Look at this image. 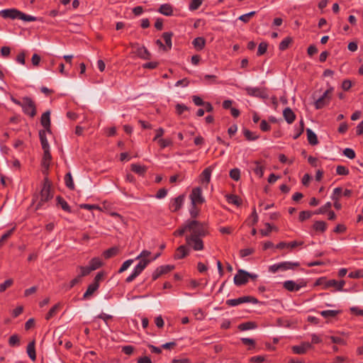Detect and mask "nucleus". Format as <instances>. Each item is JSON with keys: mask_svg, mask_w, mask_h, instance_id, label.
Listing matches in <instances>:
<instances>
[{"mask_svg": "<svg viewBox=\"0 0 363 363\" xmlns=\"http://www.w3.org/2000/svg\"><path fill=\"white\" fill-rule=\"evenodd\" d=\"M185 233L186 243L195 251H201L204 248L202 238L208 234L206 223L196 220H187L179 228L173 233L174 236H182Z\"/></svg>", "mask_w": 363, "mask_h": 363, "instance_id": "1", "label": "nucleus"}, {"mask_svg": "<svg viewBox=\"0 0 363 363\" xmlns=\"http://www.w3.org/2000/svg\"><path fill=\"white\" fill-rule=\"evenodd\" d=\"M40 123L43 126V129L39 131V136L43 154L42 155L41 166L43 174L45 173V112L43 113L40 117Z\"/></svg>", "mask_w": 363, "mask_h": 363, "instance_id": "2", "label": "nucleus"}, {"mask_svg": "<svg viewBox=\"0 0 363 363\" xmlns=\"http://www.w3.org/2000/svg\"><path fill=\"white\" fill-rule=\"evenodd\" d=\"M322 284L324 285V289L335 287L337 291H342L345 282L343 280L340 281L335 279L326 280L325 278L321 277L316 280L315 285L319 286Z\"/></svg>", "mask_w": 363, "mask_h": 363, "instance_id": "3", "label": "nucleus"}, {"mask_svg": "<svg viewBox=\"0 0 363 363\" xmlns=\"http://www.w3.org/2000/svg\"><path fill=\"white\" fill-rule=\"evenodd\" d=\"M15 102L21 105L24 113L31 117H33L35 115V106L31 99L25 97L22 99V102H17L16 101H15Z\"/></svg>", "mask_w": 363, "mask_h": 363, "instance_id": "4", "label": "nucleus"}, {"mask_svg": "<svg viewBox=\"0 0 363 363\" xmlns=\"http://www.w3.org/2000/svg\"><path fill=\"white\" fill-rule=\"evenodd\" d=\"M307 281L304 279L298 280L297 282L288 280L284 282V287L289 291H298L301 289L306 286Z\"/></svg>", "mask_w": 363, "mask_h": 363, "instance_id": "5", "label": "nucleus"}, {"mask_svg": "<svg viewBox=\"0 0 363 363\" xmlns=\"http://www.w3.org/2000/svg\"><path fill=\"white\" fill-rule=\"evenodd\" d=\"M257 299L253 296H245L238 298L228 299L226 301V304L230 306H236L244 303H257Z\"/></svg>", "mask_w": 363, "mask_h": 363, "instance_id": "6", "label": "nucleus"}, {"mask_svg": "<svg viewBox=\"0 0 363 363\" xmlns=\"http://www.w3.org/2000/svg\"><path fill=\"white\" fill-rule=\"evenodd\" d=\"M190 199L192 206L202 204L205 201V199L202 196V190L200 187H195L192 189L190 194Z\"/></svg>", "mask_w": 363, "mask_h": 363, "instance_id": "7", "label": "nucleus"}, {"mask_svg": "<svg viewBox=\"0 0 363 363\" xmlns=\"http://www.w3.org/2000/svg\"><path fill=\"white\" fill-rule=\"evenodd\" d=\"M250 277H252V275L242 269H239L234 277V283L237 286L245 284L248 281Z\"/></svg>", "mask_w": 363, "mask_h": 363, "instance_id": "8", "label": "nucleus"}, {"mask_svg": "<svg viewBox=\"0 0 363 363\" xmlns=\"http://www.w3.org/2000/svg\"><path fill=\"white\" fill-rule=\"evenodd\" d=\"M130 46L132 48L135 49V53L140 58L143 60H149L151 57L150 53L144 46H140L138 43H131Z\"/></svg>", "mask_w": 363, "mask_h": 363, "instance_id": "9", "label": "nucleus"}, {"mask_svg": "<svg viewBox=\"0 0 363 363\" xmlns=\"http://www.w3.org/2000/svg\"><path fill=\"white\" fill-rule=\"evenodd\" d=\"M0 16L4 18L19 19L21 11L16 9H8L0 11Z\"/></svg>", "mask_w": 363, "mask_h": 363, "instance_id": "10", "label": "nucleus"}, {"mask_svg": "<svg viewBox=\"0 0 363 363\" xmlns=\"http://www.w3.org/2000/svg\"><path fill=\"white\" fill-rule=\"evenodd\" d=\"M333 89H329L326 90L323 96L318 99L315 102V106L316 109H320L324 107L330 101L329 94H330L333 91Z\"/></svg>", "mask_w": 363, "mask_h": 363, "instance_id": "11", "label": "nucleus"}, {"mask_svg": "<svg viewBox=\"0 0 363 363\" xmlns=\"http://www.w3.org/2000/svg\"><path fill=\"white\" fill-rule=\"evenodd\" d=\"M174 267L173 265H163L157 267L152 273V280L155 281L162 274H167L168 272L173 270Z\"/></svg>", "mask_w": 363, "mask_h": 363, "instance_id": "12", "label": "nucleus"}, {"mask_svg": "<svg viewBox=\"0 0 363 363\" xmlns=\"http://www.w3.org/2000/svg\"><path fill=\"white\" fill-rule=\"evenodd\" d=\"M312 348L311 344L308 342H303L299 345H294L291 347V350L294 354H303Z\"/></svg>", "mask_w": 363, "mask_h": 363, "instance_id": "13", "label": "nucleus"}, {"mask_svg": "<svg viewBox=\"0 0 363 363\" xmlns=\"http://www.w3.org/2000/svg\"><path fill=\"white\" fill-rule=\"evenodd\" d=\"M303 244V242H302V241H299V242L298 241H292L291 242H280L279 243H278L276 245V248L280 249V250H282L284 248H288V249L292 250L293 248L298 247V246H301Z\"/></svg>", "mask_w": 363, "mask_h": 363, "instance_id": "14", "label": "nucleus"}, {"mask_svg": "<svg viewBox=\"0 0 363 363\" xmlns=\"http://www.w3.org/2000/svg\"><path fill=\"white\" fill-rule=\"evenodd\" d=\"M184 196L180 195L176 197L171 203L170 208L173 212L177 211L183 205Z\"/></svg>", "mask_w": 363, "mask_h": 363, "instance_id": "15", "label": "nucleus"}, {"mask_svg": "<svg viewBox=\"0 0 363 363\" xmlns=\"http://www.w3.org/2000/svg\"><path fill=\"white\" fill-rule=\"evenodd\" d=\"M158 12L164 16H171L173 15V7L170 4H164L160 6Z\"/></svg>", "mask_w": 363, "mask_h": 363, "instance_id": "16", "label": "nucleus"}, {"mask_svg": "<svg viewBox=\"0 0 363 363\" xmlns=\"http://www.w3.org/2000/svg\"><path fill=\"white\" fill-rule=\"evenodd\" d=\"M189 253V250L185 245H181L177 249L174 254V258L179 259L185 257Z\"/></svg>", "mask_w": 363, "mask_h": 363, "instance_id": "17", "label": "nucleus"}, {"mask_svg": "<svg viewBox=\"0 0 363 363\" xmlns=\"http://www.w3.org/2000/svg\"><path fill=\"white\" fill-rule=\"evenodd\" d=\"M283 116L285 119V121L288 123H292L295 118H296V115L295 113L293 112V111L287 107L286 108L284 111H283Z\"/></svg>", "mask_w": 363, "mask_h": 363, "instance_id": "18", "label": "nucleus"}, {"mask_svg": "<svg viewBox=\"0 0 363 363\" xmlns=\"http://www.w3.org/2000/svg\"><path fill=\"white\" fill-rule=\"evenodd\" d=\"M280 270L286 271L288 269H294L295 267H297L300 265L299 262H283L279 263Z\"/></svg>", "mask_w": 363, "mask_h": 363, "instance_id": "19", "label": "nucleus"}, {"mask_svg": "<svg viewBox=\"0 0 363 363\" xmlns=\"http://www.w3.org/2000/svg\"><path fill=\"white\" fill-rule=\"evenodd\" d=\"M131 170L140 176H143L147 171V167L139 164H132Z\"/></svg>", "mask_w": 363, "mask_h": 363, "instance_id": "20", "label": "nucleus"}, {"mask_svg": "<svg viewBox=\"0 0 363 363\" xmlns=\"http://www.w3.org/2000/svg\"><path fill=\"white\" fill-rule=\"evenodd\" d=\"M99 287V284H94L93 282L89 285L86 292L83 295V298L86 299L91 296Z\"/></svg>", "mask_w": 363, "mask_h": 363, "instance_id": "21", "label": "nucleus"}, {"mask_svg": "<svg viewBox=\"0 0 363 363\" xmlns=\"http://www.w3.org/2000/svg\"><path fill=\"white\" fill-rule=\"evenodd\" d=\"M192 44L197 50H201L205 47L206 40L202 37H197L192 41Z\"/></svg>", "mask_w": 363, "mask_h": 363, "instance_id": "22", "label": "nucleus"}, {"mask_svg": "<svg viewBox=\"0 0 363 363\" xmlns=\"http://www.w3.org/2000/svg\"><path fill=\"white\" fill-rule=\"evenodd\" d=\"M307 138L308 143L312 145H315L318 143V138L316 134L311 129L306 130Z\"/></svg>", "mask_w": 363, "mask_h": 363, "instance_id": "23", "label": "nucleus"}, {"mask_svg": "<svg viewBox=\"0 0 363 363\" xmlns=\"http://www.w3.org/2000/svg\"><path fill=\"white\" fill-rule=\"evenodd\" d=\"M253 164L255 167H252V170L254 171L255 174L259 178L262 177L264 175V166L261 165L259 161H255Z\"/></svg>", "mask_w": 363, "mask_h": 363, "instance_id": "24", "label": "nucleus"}, {"mask_svg": "<svg viewBox=\"0 0 363 363\" xmlns=\"http://www.w3.org/2000/svg\"><path fill=\"white\" fill-rule=\"evenodd\" d=\"M102 264L103 262L99 257H94L90 260L89 267L91 271H94L101 267Z\"/></svg>", "mask_w": 363, "mask_h": 363, "instance_id": "25", "label": "nucleus"}, {"mask_svg": "<svg viewBox=\"0 0 363 363\" xmlns=\"http://www.w3.org/2000/svg\"><path fill=\"white\" fill-rule=\"evenodd\" d=\"M212 168L208 167L206 168L201 174V180L203 183H208L211 180Z\"/></svg>", "mask_w": 363, "mask_h": 363, "instance_id": "26", "label": "nucleus"}, {"mask_svg": "<svg viewBox=\"0 0 363 363\" xmlns=\"http://www.w3.org/2000/svg\"><path fill=\"white\" fill-rule=\"evenodd\" d=\"M340 313H341V311H340V310H328V311H323L320 313L325 318H335L336 315H337Z\"/></svg>", "mask_w": 363, "mask_h": 363, "instance_id": "27", "label": "nucleus"}, {"mask_svg": "<svg viewBox=\"0 0 363 363\" xmlns=\"http://www.w3.org/2000/svg\"><path fill=\"white\" fill-rule=\"evenodd\" d=\"M257 324L255 322L248 321L245 323H242L238 325V329L245 331L248 330L255 329L257 328Z\"/></svg>", "mask_w": 363, "mask_h": 363, "instance_id": "28", "label": "nucleus"}, {"mask_svg": "<svg viewBox=\"0 0 363 363\" xmlns=\"http://www.w3.org/2000/svg\"><path fill=\"white\" fill-rule=\"evenodd\" d=\"M27 353L28 357L33 360H35L36 359V354H35V342L32 341L28 343L27 346Z\"/></svg>", "mask_w": 363, "mask_h": 363, "instance_id": "29", "label": "nucleus"}, {"mask_svg": "<svg viewBox=\"0 0 363 363\" xmlns=\"http://www.w3.org/2000/svg\"><path fill=\"white\" fill-rule=\"evenodd\" d=\"M173 33L172 32H165L162 34V37L167 45V50H170L172 46V38Z\"/></svg>", "mask_w": 363, "mask_h": 363, "instance_id": "30", "label": "nucleus"}, {"mask_svg": "<svg viewBox=\"0 0 363 363\" xmlns=\"http://www.w3.org/2000/svg\"><path fill=\"white\" fill-rule=\"evenodd\" d=\"M226 198H227V201L229 203H233L237 206H239L240 205H241V203H242L241 199L239 196H238L236 195H234V194L227 195Z\"/></svg>", "mask_w": 363, "mask_h": 363, "instance_id": "31", "label": "nucleus"}, {"mask_svg": "<svg viewBox=\"0 0 363 363\" xmlns=\"http://www.w3.org/2000/svg\"><path fill=\"white\" fill-rule=\"evenodd\" d=\"M57 205L60 206V207L67 212H71V209L67 202L62 199L61 196H57Z\"/></svg>", "mask_w": 363, "mask_h": 363, "instance_id": "32", "label": "nucleus"}, {"mask_svg": "<svg viewBox=\"0 0 363 363\" xmlns=\"http://www.w3.org/2000/svg\"><path fill=\"white\" fill-rule=\"evenodd\" d=\"M65 182L66 186L69 189L73 190L74 189V184L70 172H68L67 174H65Z\"/></svg>", "mask_w": 363, "mask_h": 363, "instance_id": "33", "label": "nucleus"}, {"mask_svg": "<svg viewBox=\"0 0 363 363\" xmlns=\"http://www.w3.org/2000/svg\"><path fill=\"white\" fill-rule=\"evenodd\" d=\"M313 228L316 231L324 232L327 228V224L325 221L318 220L314 223Z\"/></svg>", "mask_w": 363, "mask_h": 363, "instance_id": "34", "label": "nucleus"}, {"mask_svg": "<svg viewBox=\"0 0 363 363\" xmlns=\"http://www.w3.org/2000/svg\"><path fill=\"white\" fill-rule=\"evenodd\" d=\"M292 42V39L290 37L285 38L279 45V49L280 50H286L291 43Z\"/></svg>", "mask_w": 363, "mask_h": 363, "instance_id": "35", "label": "nucleus"}, {"mask_svg": "<svg viewBox=\"0 0 363 363\" xmlns=\"http://www.w3.org/2000/svg\"><path fill=\"white\" fill-rule=\"evenodd\" d=\"M243 134L246 139L248 140H255L258 138V135L255 133H253L247 129H245L243 130Z\"/></svg>", "mask_w": 363, "mask_h": 363, "instance_id": "36", "label": "nucleus"}, {"mask_svg": "<svg viewBox=\"0 0 363 363\" xmlns=\"http://www.w3.org/2000/svg\"><path fill=\"white\" fill-rule=\"evenodd\" d=\"M342 194V189L341 187L335 188L331 195L332 200H339Z\"/></svg>", "mask_w": 363, "mask_h": 363, "instance_id": "37", "label": "nucleus"}, {"mask_svg": "<svg viewBox=\"0 0 363 363\" xmlns=\"http://www.w3.org/2000/svg\"><path fill=\"white\" fill-rule=\"evenodd\" d=\"M266 229L260 230V233L262 236H269L273 229H275L271 224L269 223H265Z\"/></svg>", "mask_w": 363, "mask_h": 363, "instance_id": "38", "label": "nucleus"}, {"mask_svg": "<svg viewBox=\"0 0 363 363\" xmlns=\"http://www.w3.org/2000/svg\"><path fill=\"white\" fill-rule=\"evenodd\" d=\"M230 177L235 181H238L240 179V171L238 168L233 169L230 171Z\"/></svg>", "mask_w": 363, "mask_h": 363, "instance_id": "39", "label": "nucleus"}, {"mask_svg": "<svg viewBox=\"0 0 363 363\" xmlns=\"http://www.w3.org/2000/svg\"><path fill=\"white\" fill-rule=\"evenodd\" d=\"M303 129H304V123H303V121H301L298 127H296L295 128L296 133L293 136L294 139H297L303 132Z\"/></svg>", "mask_w": 363, "mask_h": 363, "instance_id": "40", "label": "nucleus"}, {"mask_svg": "<svg viewBox=\"0 0 363 363\" xmlns=\"http://www.w3.org/2000/svg\"><path fill=\"white\" fill-rule=\"evenodd\" d=\"M202 4V0H191L189 9L191 11H195L199 8Z\"/></svg>", "mask_w": 363, "mask_h": 363, "instance_id": "41", "label": "nucleus"}, {"mask_svg": "<svg viewBox=\"0 0 363 363\" xmlns=\"http://www.w3.org/2000/svg\"><path fill=\"white\" fill-rule=\"evenodd\" d=\"M13 279H6L4 283L0 284V292L5 291L9 287H10L13 284Z\"/></svg>", "mask_w": 363, "mask_h": 363, "instance_id": "42", "label": "nucleus"}, {"mask_svg": "<svg viewBox=\"0 0 363 363\" xmlns=\"http://www.w3.org/2000/svg\"><path fill=\"white\" fill-rule=\"evenodd\" d=\"M267 43L262 42L259 44L257 55L260 56L264 55L267 50Z\"/></svg>", "mask_w": 363, "mask_h": 363, "instance_id": "43", "label": "nucleus"}, {"mask_svg": "<svg viewBox=\"0 0 363 363\" xmlns=\"http://www.w3.org/2000/svg\"><path fill=\"white\" fill-rule=\"evenodd\" d=\"M332 204L330 202H327L325 205L322 206L317 211V214H324L326 212L329 211V209L331 208Z\"/></svg>", "mask_w": 363, "mask_h": 363, "instance_id": "44", "label": "nucleus"}, {"mask_svg": "<svg viewBox=\"0 0 363 363\" xmlns=\"http://www.w3.org/2000/svg\"><path fill=\"white\" fill-rule=\"evenodd\" d=\"M60 308V304H55L53 306L47 313V319L53 317L59 311Z\"/></svg>", "mask_w": 363, "mask_h": 363, "instance_id": "45", "label": "nucleus"}, {"mask_svg": "<svg viewBox=\"0 0 363 363\" xmlns=\"http://www.w3.org/2000/svg\"><path fill=\"white\" fill-rule=\"evenodd\" d=\"M255 11H251L250 13L241 15L238 19L244 23H247L250 21V17L255 14Z\"/></svg>", "mask_w": 363, "mask_h": 363, "instance_id": "46", "label": "nucleus"}, {"mask_svg": "<svg viewBox=\"0 0 363 363\" xmlns=\"http://www.w3.org/2000/svg\"><path fill=\"white\" fill-rule=\"evenodd\" d=\"M336 173L338 175H347L349 174V169L345 166L338 165L336 168Z\"/></svg>", "mask_w": 363, "mask_h": 363, "instance_id": "47", "label": "nucleus"}, {"mask_svg": "<svg viewBox=\"0 0 363 363\" xmlns=\"http://www.w3.org/2000/svg\"><path fill=\"white\" fill-rule=\"evenodd\" d=\"M9 344L10 346L13 347L19 344V338L17 335H11L9 339Z\"/></svg>", "mask_w": 363, "mask_h": 363, "instance_id": "48", "label": "nucleus"}, {"mask_svg": "<svg viewBox=\"0 0 363 363\" xmlns=\"http://www.w3.org/2000/svg\"><path fill=\"white\" fill-rule=\"evenodd\" d=\"M161 148H165L166 147L172 144V140L170 139H159L157 141Z\"/></svg>", "mask_w": 363, "mask_h": 363, "instance_id": "49", "label": "nucleus"}, {"mask_svg": "<svg viewBox=\"0 0 363 363\" xmlns=\"http://www.w3.org/2000/svg\"><path fill=\"white\" fill-rule=\"evenodd\" d=\"M343 154L349 159H354L355 157V152L351 148H345L343 151Z\"/></svg>", "mask_w": 363, "mask_h": 363, "instance_id": "50", "label": "nucleus"}, {"mask_svg": "<svg viewBox=\"0 0 363 363\" xmlns=\"http://www.w3.org/2000/svg\"><path fill=\"white\" fill-rule=\"evenodd\" d=\"M133 262V259H128V260L125 261L123 263V264L121 265V268L119 269L118 272L122 273L124 271H125L131 265Z\"/></svg>", "mask_w": 363, "mask_h": 363, "instance_id": "51", "label": "nucleus"}, {"mask_svg": "<svg viewBox=\"0 0 363 363\" xmlns=\"http://www.w3.org/2000/svg\"><path fill=\"white\" fill-rule=\"evenodd\" d=\"M348 277L350 278H352V279L361 278V277H363V272L362 270H357L354 272H351L349 274Z\"/></svg>", "mask_w": 363, "mask_h": 363, "instance_id": "52", "label": "nucleus"}, {"mask_svg": "<svg viewBox=\"0 0 363 363\" xmlns=\"http://www.w3.org/2000/svg\"><path fill=\"white\" fill-rule=\"evenodd\" d=\"M116 248H110L104 252V256L106 259H108L116 254Z\"/></svg>", "mask_w": 363, "mask_h": 363, "instance_id": "53", "label": "nucleus"}, {"mask_svg": "<svg viewBox=\"0 0 363 363\" xmlns=\"http://www.w3.org/2000/svg\"><path fill=\"white\" fill-rule=\"evenodd\" d=\"M79 269H80L79 276H81V277H85V276L88 275L91 272H92L91 270L90 267H89V265L86 267H79Z\"/></svg>", "mask_w": 363, "mask_h": 363, "instance_id": "54", "label": "nucleus"}, {"mask_svg": "<svg viewBox=\"0 0 363 363\" xmlns=\"http://www.w3.org/2000/svg\"><path fill=\"white\" fill-rule=\"evenodd\" d=\"M140 261L138 264V266H141V268L143 269H145V267L147 266V264L151 262V259H143V258H140V259H138Z\"/></svg>", "mask_w": 363, "mask_h": 363, "instance_id": "55", "label": "nucleus"}, {"mask_svg": "<svg viewBox=\"0 0 363 363\" xmlns=\"http://www.w3.org/2000/svg\"><path fill=\"white\" fill-rule=\"evenodd\" d=\"M122 351L128 355H130L134 351V347L132 345H125L122 347Z\"/></svg>", "mask_w": 363, "mask_h": 363, "instance_id": "56", "label": "nucleus"}, {"mask_svg": "<svg viewBox=\"0 0 363 363\" xmlns=\"http://www.w3.org/2000/svg\"><path fill=\"white\" fill-rule=\"evenodd\" d=\"M311 214L309 211H301L299 213V220L301 221H303L306 219H308L311 217Z\"/></svg>", "mask_w": 363, "mask_h": 363, "instance_id": "57", "label": "nucleus"}, {"mask_svg": "<svg viewBox=\"0 0 363 363\" xmlns=\"http://www.w3.org/2000/svg\"><path fill=\"white\" fill-rule=\"evenodd\" d=\"M23 311V307L22 306H19L16 307L15 309L13 310L12 316L13 318L18 317L19 315H21Z\"/></svg>", "mask_w": 363, "mask_h": 363, "instance_id": "58", "label": "nucleus"}, {"mask_svg": "<svg viewBox=\"0 0 363 363\" xmlns=\"http://www.w3.org/2000/svg\"><path fill=\"white\" fill-rule=\"evenodd\" d=\"M350 310L351 313H352L357 315L363 316V309H360L358 307L353 306V307H351L350 308Z\"/></svg>", "mask_w": 363, "mask_h": 363, "instance_id": "59", "label": "nucleus"}, {"mask_svg": "<svg viewBox=\"0 0 363 363\" xmlns=\"http://www.w3.org/2000/svg\"><path fill=\"white\" fill-rule=\"evenodd\" d=\"M25 53L23 52H21L18 54L16 56V62L21 65H25Z\"/></svg>", "mask_w": 363, "mask_h": 363, "instance_id": "60", "label": "nucleus"}, {"mask_svg": "<svg viewBox=\"0 0 363 363\" xmlns=\"http://www.w3.org/2000/svg\"><path fill=\"white\" fill-rule=\"evenodd\" d=\"M253 252H254V250L252 249L246 248V249L241 250L240 252V254L242 257H245L248 255H250L251 254L253 253Z\"/></svg>", "mask_w": 363, "mask_h": 363, "instance_id": "61", "label": "nucleus"}, {"mask_svg": "<svg viewBox=\"0 0 363 363\" xmlns=\"http://www.w3.org/2000/svg\"><path fill=\"white\" fill-rule=\"evenodd\" d=\"M151 252L148 250H143L140 255L135 259H149L148 257L150 256Z\"/></svg>", "mask_w": 363, "mask_h": 363, "instance_id": "62", "label": "nucleus"}, {"mask_svg": "<svg viewBox=\"0 0 363 363\" xmlns=\"http://www.w3.org/2000/svg\"><path fill=\"white\" fill-rule=\"evenodd\" d=\"M188 110V108L187 106H186L185 105H183V104H177L176 106V111H177V113L179 114V115H181L184 113V111H186Z\"/></svg>", "mask_w": 363, "mask_h": 363, "instance_id": "63", "label": "nucleus"}, {"mask_svg": "<svg viewBox=\"0 0 363 363\" xmlns=\"http://www.w3.org/2000/svg\"><path fill=\"white\" fill-rule=\"evenodd\" d=\"M245 89L247 93L252 96H257L259 92V90L257 88L247 87Z\"/></svg>", "mask_w": 363, "mask_h": 363, "instance_id": "64", "label": "nucleus"}]
</instances>
